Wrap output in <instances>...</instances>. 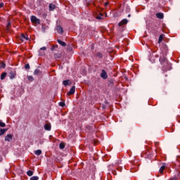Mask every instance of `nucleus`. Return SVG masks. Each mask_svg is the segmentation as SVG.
<instances>
[{
    "label": "nucleus",
    "instance_id": "obj_1",
    "mask_svg": "<svg viewBox=\"0 0 180 180\" xmlns=\"http://www.w3.org/2000/svg\"><path fill=\"white\" fill-rule=\"evenodd\" d=\"M159 61L161 65H163V70H167V67H165V65H169V63H168V60H167V58L164 56L163 54L160 56Z\"/></svg>",
    "mask_w": 180,
    "mask_h": 180
},
{
    "label": "nucleus",
    "instance_id": "obj_2",
    "mask_svg": "<svg viewBox=\"0 0 180 180\" xmlns=\"http://www.w3.org/2000/svg\"><path fill=\"white\" fill-rule=\"evenodd\" d=\"M9 78L10 79H15L16 78V70L11 69L9 72Z\"/></svg>",
    "mask_w": 180,
    "mask_h": 180
},
{
    "label": "nucleus",
    "instance_id": "obj_3",
    "mask_svg": "<svg viewBox=\"0 0 180 180\" xmlns=\"http://www.w3.org/2000/svg\"><path fill=\"white\" fill-rule=\"evenodd\" d=\"M31 22L35 23L36 25H40V19L37 18L34 15L31 16Z\"/></svg>",
    "mask_w": 180,
    "mask_h": 180
},
{
    "label": "nucleus",
    "instance_id": "obj_4",
    "mask_svg": "<svg viewBox=\"0 0 180 180\" xmlns=\"http://www.w3.org/2000/svg\"><path fill=\"white\" fill-rule=\"evenodd\" d=\"M100 77L103 79H108V73L106 72L105 70H101V73L100 75Z\"/></svg>",
    "mask_w": 180,
    "mask_h": 180
},
{
    "label": "nucleus",
    "instance_id": "obj_5",
    "mask_svg": "<svg viewBox=\"0 0 180 180\" xmlns=\"http://www.w3.org/2000/svg\"><path fill=\"white\" fill-rule=\"evenodd\" d=\"M56 29L59 34H63L64 33V30L63 29L62 26L57 25Z\"/></svg>",
    "mask_w": 180,
    "mask_h": 180
},
{
    "label": "nucleus",
    "instance_id": "obj_6",
    "mask_svg": "<svg viewBox=\"0 0 180 180\" xmlns=\"http://www.w3.org/2000/svg\"><path fill=\"white\" fill-rule=\"evenodd\" d=\"M13 139V135L12 134H7L6 136H5V141H8V143H9V141H12V139Z\"/></svg>",
    "mask_w": 180,
    "mask_h": 180
},
{
    "label": "nucleus",
    "instance_id": "obj_7",
    "mask_svg": "<svg viewBox=\"0 0 180 180\" xmlns=\"http://www.w3.org/2000/svg\"><path fill=\"white\" fill-rule=\"evenodd\" d=\"M127 23H129V20L125 18L118 23V26H123V25H127Z\"/></svg>",
    "mask_w": 180,
    "mask_h": 180
},
{
    "label": "nucleus",
    "instance_id": "obj_8",
    "mask_svg": "<svg viewBox=\"0 0 180 180\" xmlns=\"http://www.w3.org/2000/svg\"><path fill=\"white\" fill-rule=\"evenodd\" d=\"M75 94V86H73L68 92V95H74Z\"/></svg>",
    "mask_w": 180,
    "mask_h": 180
},
{
    "label": "nucleus",
    "instance_id": "obj_9",
    "mask_svg": "<svg viewBox=\"0 0 180 180\" xmlns=\"http://www.w3.org/2000/svg\"><path fill=\"white\" fill-rule=\"evenodd\" d=\"M44 128L45 130H46L47 131H50V130H51V124H46L44 126Z\"/></svg>",
    "mask_w": 180,
    "mask_h": 180
},
{
    "label": "nucleus",
    "instance_id": "obj_10",
    "mask_svg": "<svg viewBox=\"0 0 180 180\" xmlns=\"http://www.w3.org/2000/svg\"><path fill=\"white\" fill-rule=\"evenodd\" d=\"M57 42L63 47H65L67 46V44H65V42L61 41L60 39H57Z\"/></svg>",
    "mask_w": 180,
    "mask_h": 180
},
{
    "label": "nucleus",
    "instance_id": "obj_11",
    "mask_svg": "<svg viewBox=\"0 0 180 180\" xmlns=\"http://www.w3.org/2000/svg\"><path fill=\"white\" fill-rule=\"evenodd\" d=\"M156 18H158V19H164V13H158L156 14Z\"/></svg>",
    "mask_w": 180,
    "mask_h": 180
},
{
    "label": "nucleus",
    "instance_id": "obj_12",
    "mask_svg": "<svg viewBox=\"0 0 180 180\" xmlns=\"http://www.w3.org/2000/svg\"><path fill=\"white\" fill-rule=\"evenodd\" d=\"M167 165L165 163H163L162 165L161 166V167L159 169V172H160V174H162V172H164V169H165V166Z\"/></svg>",
    "mask_w": 180,
    "mask_h": 180
},
{
    "label": "nucleus",
    "instance_id": "obj_13",
    "mask_svg": "<svg viewBox=\"0 0 180 180\" xmlns=\"http://www.w3.org/2000/svg\"><path fill=\"white\" fill-rule=\"evenodd\" d=\"M21 40H29V36L25 35V34H21Z\"/></svg>",
    "mask_w": 180,
    "mask_h": 180
},
{
    "label": "nucleus",
    "instance_id": "obj_14",
    "mask_svg": "<svg viewBox=\"0 0 180 180\" xmlns=\"http://www.w3.org/2000/svg\"><path fill=\"white\" fill-rule=\"evenodd\" d=\"M6 75H8V73H6V72H4L1 75L0 78H1V81L5 79V78H6Z\"/></svg>",
    "mask_w": 180,
    "mask_h": 180
},
{
    "label": "nucleus",
    "instance_id": "obj_15",
    "mask_svg": "<svg viewBox=\"0 0 180 180\" xmlns=\"http://www.w3.org/2000/svg\"><path fill=\"white\" fill-rule=\"evenodd\" d=\"M8 131V129H0V136L5 134Z\"/></svg>",
    "mask_w": 180,
    "mask_h": 180
},
{
    "label": "nucleus",
    "instance_id": "obj_16",
    "mask_svg": "<svg viewBox=\"0 0 180 180\" xmlns=\"http://www.w3.org/2000/svg\"><path fill=\"white\" fill-rule=\"evenodd\" d=\"M49 11H53L54 9H56V5L53 4H50L49 6Z\"/></svg>",
    "mask_w": 180,
    "mask_h": 180
},
{
    "label": "nucleus",
    "instance_id": "obj_17",
    "mask_svg": "<svg viewBox=\"0 0 180 180\" xmlns=\"http://www.w3.org/2000/svg\"><path fill=\"white\" fill-rule=\"evenodd\" d=\"M39 74H41V71L39 69H35L34 71V75H39Z\"/></svg>",
    "mask_w": 180,
    "mask_h": 180
},
{
    "label": "nucleus",
    "instance_id": "obj_18",
    "mask_svg": "<svg viewBox=\"0 0 180 180\" xmlns=\"http://www.w3.org/2000/svg\"><path fill=\"white\" fill-rule=\"evenodd\" d=\"M63 84L65 86H68V85H70V79L64 80V81L63 82Z\"/></svg>",
    "mask_w": 180,
    "mask_h": 180
},
{
    "label": "nucleus",
    "instance_id": "obj_19",
    "mask_svg": "<svg viewBox=\"0 0 180 180\" xmlns=\"http://www.w3.org/2000/svg\"><path fill=\"white\" fill-rule=\"evenodd\" d=\"M96 56L98 58H103V54L101 52H98Z\"/></svg>",
    "mask_w": 180,
    "mask_h": 180
},
{
    "label": "nucleus",
    "instance_id": "obj_20",
    "mask_svg": "<svg viewBox=\"0 0 180 180\" xmlns=\"http://www.w3.org/2000/svg\"><path fill=\"white\" fill-rule=\"evenodd\" d=\"M35 155H41V150L38 149L34 153Z\"/></svg>",
    "mask_w": 180,
    "mask_h": 180
},
{
    "label": "nucleus",
    "instance_id": "obj_21",
    "mask_svg": "<svg viewBox=\"0 0 180 180\" xmlns=\"http://www.w3.org/2000/svg\"><path fill=\"white\" fill-rule=\"evenodd\" d=\"M54 58H61V54L59 53H55Z\"/></svg>",
    "mask_w": 180,
    "mask_h": 180
},
{
    "label": "nucleus",
    "instance_id": "obj_22",
    "mask_svg": "<svg viewBox=\"0 0 180 180\" xmlns=\"http://www.w3.org/2000/svg\"><path fill=\"white\" fill-rule=\"evenodd\" d=\"M102 16H103V15L102 13H100L99 15H97V16L96 17V19H97L98 20H101Z\"/></svg>",
    "mask_w": 180,
    "mask_h": 180
},
{
    "label": "nucleus",
    "instance_id": "obj_23",
    "mask_svg": "<svg viewBox=\"0 0 180 180\" xmlns=\"http://www.w3.org/2000/svg\"><path fill=\"white\" fill-rule=\"evenodd\" d=\"M27 79L28 81H30V82H33V81H34V78H33V76H28Z\"/></svg>",
    "mask_w": 180,
    "mask_h": 180
},
{
    "label": "nucleus",
    "instance_id": "obj_24",
    "mask_svg": "<svg viewBox=\"0 0 180 180\" xmlns=\"http://www.w3.org/2000/svg\"><path fill=\"white\" fill-rule=\"evenodd\" d=\"M6 124L2 122V120H0V127H6Z\"/></svg>",
    "mask_w": 180,
    "mask_h": 180
},
{
    "label": "nucleus",
    "instance_id": "obj_25",
    "mask_svg": "<svg viewBox=\"0 0 180 180\" xmlns=\"http://www.w3.org/2000/svg\"><path fill=\"white\" fill-rule=\"evenodd\" d=\"M27 175H28V176H32L33 175V171H32V170L27 171Z\"/></svg>",
    "mask_w": 180,
    "mask_h": 180
},
{
    "label": "nucleus",
    "instance_id": "obj_26",
    "mask_svg": "<svg viewBox=\"0 0 180 180\" xmlns=\"http://www.w3.org/2000/svg\"><path fill=\"white\" fill-rule=\"evenodd\" d=\"M113 82H114V80H113V79H110V80H108V85L109 86H110V85H113Z\"/></svg>",
    "mask_w": 180,
    "mask_h": 180
},
{
    "label": "nucleus",
    "instance_id": "obj_27",
    "mask_svg": "<svg viewBox=\"0 0 180 180\" xmlns=\"http://www.w3.org/2000/svg\"><path fill=\"white\" fill-rule=\"evenodd\" d=\"M58 47V45L52 46V47L51 48V51H54V49H57Z\"/></svg>",
    "mask_w": 180,
    "mask_h": 180
},
{
    "label": "nucleus",
    "instance_id": "obj_28",
    "mask_svg": "<svg viewBox=\"0 0 180 180\" xmlns=\"http://www.w3.org/2000/svg\"><path fill=\"white\" fill-rule=\"evenodd\" d=\"M30 180H39V176H33L30 178Z\"/></svg>",
    "mask_w": 180,
    "mask_h": 180
},
{
    "label": "nucleus",
    "instance_id": "obj_29",
    "mask_svg": "<svg viewBox=\"0 0 180 180\" xmlns=\"http://www.w3.org/2000/svg\"><path fill=\"white\" fill-rule=\"evenodd\" d=\"M25 70H30V65L29 63H27L25 65Z\"/></svg>",
    "mask_w": 180,
    "mask_h": 180
},
{
    "label": "nucleus",
    "instance_id": "obj_30",
    "mask_svg": "<svg viewBox=\"0 0 180 180\" xmlns=\"http://www.w3.org/2000/svg\"><path fill=\"white\" fill-rule=\"evenodd\" d=\"M59 147L60 150L65 148V146L63 143H60Z\"/></svg>",
    "mask_w": 180,
    "mask_h": 180
},
{
    "label": "nucleus",
    "instance_id": "obj_31",
    "mask_svg": "<svg viewBox=\"0 0 180 180\" xmlns=\"http://www.w3.org/2000/svg\"><path fill=\"white\" fill-rule=\"evenodd\" d=\"M59 106H61V108H64V106H65V103L60 102L59 103Z\"/></svg>",
    "mask_w": 180,
    "mask_h": 180
},
{
    "label": "nucleus",
    "instance_id": "obj_32",
    "mask_svg": "<svg viewBox=\"0 0 180 180\" xmlns=\"http://www.w3.org/2000/svg\"><path fill=\"white\" fill-rule=\"evenodd\" d=\"M10 27H11V22H10V21H8V24H7V25H6V29H7V30H9Z\"/></svg>",
    "mask_w": 180,
    "mask_h": 180
},
{
    "label": "nucleus",
    "instance_id": "obj_33",
    "mask_svg": "<svg viewBox=\"0 0 180 180\" xmlns=\"http://www.w3.org/2000/svg\"><path fill=\"white\" fill-rule=\"evenodd\" d=\"M161 41H162V35H160L158 39V43H161Z\"/></svg>",
    "mask_w": 180,
    "mask_h": 180
},
{
    "label": "nucleus",
    "instance_id": "obj_34",
    "mask_svg": "<svg viewBox=\"0 0 180 180\" xmlns=\"http://www.w3.org/2000/svg\"><path fill=\"white\" fill-rule=\"evenodd\" d=\"M2 68H5V67H6V64H5L4 63H1V66Z\"/></svg>",
    "mask_w": 180,
    "mask_h": 180
},
{
    "label": "nucleus",
    "instance_id": "obj_35",
    "mask_svg": "<svg viewBox=\"0 0 180 180\" xmlns=\"http://www.w3.org/2000/svg\"><path fill=\"white\" fill-rule=\"evenodd\" d=\"M40 50H47V48H46V46H43L40 49Z\"/></svg>",
    "mask_w": 180,
    "mask_h": 180
},
{
    "label": "nucleus",
    "instance_id": "obj_36",
    "mask_svg": "<svg viewBox=\"0 0 180 180\" xmlns=\"http://www.w3.org/2000/svg\"><path fill=\"white\" fill-rule=\"evenodd\" d=\"M0 8H4V3H0Z\"/></svg>",
    "mask_w": 180,
    "mask_h": 180
},
{
    "label": "nucleus",
    "instance_id": "obj_37",
    "mask_svg": "<svg viewBox=\"0 0 180 180\" xmlns=\"http://www.w3.org/2000/svg\"><path fill=\"white\" fill-rule=\"evenodd\" d=\"M104 5H105V6H108V5H109V3L105 2V3L104 4Z\"/></svg>",
    "mask_w": 180,
    "mask_h": 180
},
{
    "label": "nucleus",
    "instance_id": "obj_38",
    "mask_svg": "<svg viewBox=\"0 0 180 180\" xmlns=\"http://www.w3.org/2000/svg\"><path fill=\"white\" fill-rule=\"evenodd\" d=\"M155 57L156 58H158V57H160V56H159L158 54H156V55L155 56Z\"/></svg>",
    "mask_w": 180,
    "mask_h": 180
},
{
    "label": "nucleus",
    "instance_id": "obj_39",
    "mask_svg": "<svg viewBox=\"0 0 180 180\" xmlns=\"http://www.w3.org/2000/svg\"><path fill=\"white\" fill-rule=\"evenodd\" d=\"M171 180H176V177H174Z\"/></svg>",
    "mask_w": 180,
    "mask_h": 180
},
{
    "label": "nucleus",
    "instance_id": "obj_40",
    "mask_svg": "<svg viewBox=\"0 0 180 180\" xmlns=\"http://www.w3.org/2000/svg\"><path fill=\"white\" fill-rule=\"evenodd\" d=\"M131 16V15L129 14L128 15V18H130Z\"/></svg>",
    "mask_w": 180,
    "mask_h": 180
},
{
    "label": "nucleus",
    "instance_id": "obj_41",
    "mask_svg": "<svg viewBox=\"0 0 180 180\" xmlns=\"http://www.w3.org/2000/svg\"><path fill=\"white\" fill-rule=\"evenodd\" d=\"M155 29H158V26H155Z\"/></svg>",
    "mask_w": 180,
    "mask_h": 180
}]
</instances>
